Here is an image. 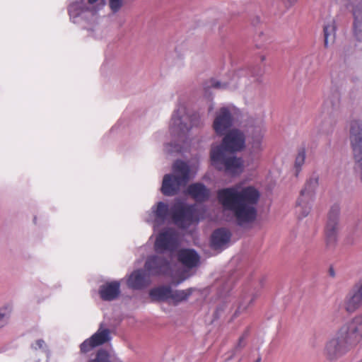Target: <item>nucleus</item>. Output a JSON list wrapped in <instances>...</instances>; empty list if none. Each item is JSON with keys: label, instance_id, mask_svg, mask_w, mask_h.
<instances>
[{"label": "nucleus", "instance_id": "nucleus-1", "mask_svg": "<svg viewBox=\"0 0 362 362\" xmlns=\"http://www.w3.org/2000/svg\"><path fill=\"white\" fill-rule=\"evenodd\" d=\"M217 197L223 209L230 211L239 225L255 219L257 205L260 198V192L255 187L240 182L219 189Z\"/></svg>", "mask_w": 362, "mask_h": 362}, {"label": "nucleus", "instance_id": "nucleus-2", "mask_svg": "<svg viewBox=\"0 0 362 362\" xmlns=\"http://www.w3.org/2000/svg\"><path fill=\"white\" fill-rule=\"evenodd\" d=\"M172 216L179 227L185 228L199 221L194 205H188L182 199H175L170 210L168 203L158 202L143 216L144 221L153 226L154 232L165 224Z\"/></svg>", "mask_w": 362, "mask_h": 362}, {"label": "nucleus", "instance_id": "nucleus-3", "mask_svg": "<svg viewBox=\"0 0 362 362\" xmlns=\"http://www.w3.org/2000/svg\"><path fill=\"white\" fill-rule=\"evenodd\" d=\"M224 136L221 145L211 148V163L219 170L239 175L243 171V160L240 158L229 155V153L240 151L245 148V136L238 129H231Z\"/></svg>", "mask_w": 362, "mask_h": 362}, {"label": "nucleus", "instance_id": "nucleus-4", "mask_svg": "<svg viewBox=\"0 0 362 362\" xmlns=\"http://www.w3.org/2000/svg\"><path fill=\"white\" fill-rule=\"evenodd\" d=\"M170 134L178 138V144L165 146V150L168 153H184L191 150L192 139L189 132L192 127V117L186 101L180 98L173 110L169 121Z\"/></svg>", "mask_w": 362, "mask_h": 362}, {"label": "nucleus", "instance_id": "nucleus-5", "mask_svg": "<svg viewBox=\"0 0 362 362\" xmlns=\"http://www.w3.org/2000/svg\"><path fill=\"white\" fill-rule=\"evenodd\" d=\"M181 243L178 232L171 228H165L156 235L154 248L156 252L164 255L168 253L169 260L164 259L163 255H156L163 261L169 263V272L172 274V284L177 286L187 279L189 274L186 272H178L174 269L175 253Z\"/></svg>", "mask_w": 362, "mask_h": 362}, {"label": "nucleus", "instance_id": "nucleus-6", "mask_svg": "<svg viewBox=\"0 0 362 362\" xmlns=\"http://www.w3.org/2000/svg\"><path fill=\"white\" fill-rule=\"evenodd\" d=\"M99 0H70L68 6V12L71 22L75 24L83 25L89 34L95 38H100L103 34L101 28L95 24L97 19L96 12L98 1Z\"/></svg>", "mask_w": 362, "mask_h": 362}, {"label": "nucleus", "instance_id": "nucleus-7", "mask_svg": "<svg viewBox=\"0 0 362 362\" xmlns=\"http://www.w3.org/2000/svg\"><path fill=\"white\" fill-rule=\"evenodd\" d=\"M145 269H138L132 272L128 279L127 285L134 289H140L147 286L151 282V276L166 274L172 277L169 272V263L157 256H151L146 261Z\"/></svg>", "mask_w": 362, "mask_h": 362}, {"label": "nucleus", "instance_id": "nucleus-8", "mask_svg": "<svg viewBox=\"0 0 362 362\" xmlns=\"http://www.w3.org/2000/svg\"><path fill=\"white\" fill-rule=\"evenodd\" d=\"M190 177L189 166L184 161L176 160L173 165V173L163 176L160 192L165 196L175 195Z\"/></svg>", "mask_w": 362, "mask_h": 362}, {"label": "nucleus", "instance_id": "nucleus-9", "mask_svg": "<svg viewBox=\"0 0 362 362\" xmlns=\"http://www.w3.org/2000/svg\"><path fill=\"white\" fill-rule=\"evenodd\" d=\"M240 115V110L233 105L221 107L215 113L212 127L218 136L226 134L234 124L235 119Z\"/></svg>", "mask_w": 362, "mask_h": 362}, {"label": "nucleus", "instance_id": "nucleus-10", "mask_svg": "<svg viewBox=\"0 0 362 362\" xmlns=\"http://www.w3.org/2000/svg\"><path fill=\"white\" fill-rule=\"evenodd\" d=\"M348 338V327L341 326L325 345V352L327 356L331 360H335L344 355L349 349Z\"/></svg>", "mask_w": 362, "mask_h": 362}, {"label": "nucleus", "instance_id": "nucleus-11", "mask_svg": "<svg viewBox=\"0 0 362 362\" xmlns=\"http://www.w3.org/2000/svg\"><path fill=\"white\" fill-rule=\"evenodd\" d=\"M319 178L316 175H311L301 189L296 202V210L301 217H305L310 213L315 197V191L318 186Z\"/></svg>", "mask_w": 362, "mask_h": 362}, {"label": "nucleus", "instance_id": "nucleus-12", "mask_svg": "<svg viewBox=\"0 0 362 362\" xmlns=\"http://www.w3.org/2000/svg\"><path fill=\"white\" fill-rule=\"evenodd\" d=\"M350 141L354 158L362 181V119L354 120L351 122Z\"/></svg>", "mask_w": 362, "mask_h": 362}, {"label": "nucleus", "instance_id": "nucleus-13", "mask_svg": "<svg viewBox=\"0 0 362 362\" xmlns=\"http://www.w3.org/2000/svg\"><path fill=\"white\" fill-rule=\"evenodd\" d=\"M340 206L334 204L328 214L327 223L325 227V242L327 247H334L338 240L339 230Z\"/></svg>", "mask_w": 362, "mask_h": 362}, {"label": "nucleus", "instance_id": "nucleus-14", "mask_svg": "<svg viewBox=\"0 0 362 362\" xmlns=\"http://www.w3.org/2000/svg\"><path fill=\"white\" fill-rule=\"evenodd\" d=\"M111 339L110 329L103 322L100 324L97 332L81 344V351L84 354L88 353L95 347L110 341Z\"/></svg>", "mask_w": 362, "mask_h": 362}, {"label": "nucleus", "instance_id": "nucleus-15", "mask_svg": "<svg viewBox=\"0 0 362 362\" xmlns=\"http://www.w3.org/2000/svg\"><path fill=\"white\" fill-rule=\"evenodd\" d=\"M341 306L349 314L355 313L362 306V280L355 284L346 293Z\"/></svg>", "mask_w": 362, "mask_h": 362}, {"label": "nucleus", "instance_id": "nucleus-16", "mask_svg": "<svg viewBox=\"0 0 362 362\" xmlns=\"http://www.w3.org/2000/svg\"><path fill=\"white\" fill-rule=\"evenodd\" d=\"M265 133L266 128L264 124H259L254 127L249 141L251 153L256 154L264 149V137Z\"/></svg>", "mask_w": 362, "mask_h": 362}, {"label": "nucleus", "instance_id": "nucleus-17", "mask_svg": "<svg viewBox=\"0 0 362 362\" xmlns=\"http://www.w3.org/2000/svg\"><path fill=\"white\" fill-rule=\"evenodd\" d=\"M175 255L177 260L186 268L192 269L199 264V255L192 249H182L177 250Z\"/></svg>", "mask_w": 362, "mask_h": 362}, {"label": "nucleus", "instance_id": "nucleus-18", "mask_svg": "<svg viewBox=\"0 0 362 362\" xmlns=\"http://www.w3.org/2000/svg\"><path fill=\"white\" fill-rule=\"evenodd\" d=\"M99 294L104 300H115L120 294V283L117 281L106 282L100 287Z\"/></svg>", "mask_w": 362, "mask_h": 362}, {"label": "nucleus", "instance_id": "nucleus-19", "mask_svg": "<svg viewBox=\"0 0 362 362\" xmlns=\"http://www.w3.org/2000/svg\"><path fill=\"white\" fill-rule=\"evenodd\" d=\"M187 193L197 202H204L210 196V190L202 183H194L189 185Z\"/></svg>", "mask_w": 362, "mask_h": 362}, {"label": "nucleus", "instance_id": "nucleus-20", "mask_svg": "<svg viewBox=\"0 0 362 362\" xmlns=\"http://www.w3.org/2000/svg\"><path fill=\"white\" fill-rule=\"evenodd\" d=\"M342 326H346L349 329V337L355 340L362 339V313L356 315L351 320Z\"/></svg>", "mask_w": 362, "mask_h": 362}, {"label": "nucleus", "instance_id": "nucleus-21", "mask_svg": "<svg viewBox=\"0 0 362 362\" xmlns=\"http://www.w3.org/2000/svg\"><path fill=\"white\" fill-rule=\"evenodd\" d=\"M230 233L225 228H219L211 236V246L214 249H222L230 240Z\"/></svg>", "mask_w": 362, "mask_h": 362}, {"label": "nucleus", "instance_id": "nucleus-22", "mask_svg": "<svg viewBox=\"0 0 362 362\" xmlns=\"http://www.w3.org/2000/svg\"><path fill=\"white\" fill-rule=\"evenodd\" d=\"M171 288L169 286H158L151 289L149 295L152 300L158 301H167L170 303Z\"/></svg>", "mask_w": 362, "mask_h": 362}, {"label": "nucleus", "instance_id": "nucleus-23", "mask_svg": "<svg viewBox=\"0 0 362 362\" xmlns=\"http://www.w3.org/2000/svg\"><path fill=\"white\" fill-rule=\"evenodd\" d=\"M47 345L44 340L37 339L35 340L30 346V358H28L25 362H40V358L39 357L40 352H45Z\"/></svg>", "mask_w": 362, "mask_h": 362}, {"label": "nucleus", "instance_id": "nucleus-24", "mask_svg": "<svg viewBox=\"0 0 362 362\" xmlns=\"http://www.w3.org/2000/svg\"><path fill=\"white\" fill-rule=\"evenodd\" d=\"M195 291H197L195 288H189L185 290L171 289L170 303L177 304L182 301L187 300Z\"/></svg>", "mask_w": 362, "mask_h": 362}, {"label": "nucleus", "instance_id": "nucleus-25", "mask_svg": "<svg viewBox=\"0 0 362 362\" xmlns=\"http://www.w3.org/2000/svg\"><path fill=\"white\" fill-rule=\"evenodd\" d=\"M354 30L358 40H362V6H356L354 10Z\"/></svg>", "mask_w": 362, "mask_h": 362}, {"label": "nucleus", "instance_id": "nucleus-26", "mask_svg": "<svg viewBox=\"0 0 362 362\" xmlns=\"http://www.w3.org/2000/svg\"><path fill=\"white\" fill-rule=\"evenodd\" d=\"M336 36V25L334 20L329 21L324 26L325 46L328 47L334 42Z\"/></svg>", "mask_w": 362, "mask_h": 362}, {"label": "nucleus", "instance_id": "nucleus-27", "mask_svg": "<svg viewBox=\"0 0 362 362\" xmlns=\"http://www.w3.org/2000/svg\"><path fill=\"white\" fill-rule=\"evenodd\" d=\"M238 84L236 83V78L234 77L229 83L226 82H221L220 81L212 79L210 81V84L208 86V87H212L218 89H224V88H230V89H235L238 88Z\"/></svg>", "mask_w": 362, "mask_h": 362}, {"label": "nucleus", "instance_id": "nucleus-28", "mask_svg": "<svg viewBox=\"0 0 362 362\" xmlns=\"http://www.w3.org/2000/svg\"><path fill=\"white\" fill-rule=\"evenodd\" d=\"M11 312L12 306L9 304L0 308V329L8 323Z\"/></svg>", "mask_w": 362, "mask_h": 362}, {"label": "nucleus", "instance_id": "nucleus-29", "mask_svg": "<svg viewBox=\"0 0 362 362\" xmlns=\"http://www.w3.org/2000/svg\"><path fill=\"white\" fill-rule=\"evenodd\" d=\"M305 156L306 153L305 148H303L299 149L294 163L295 173L296 176L299 174L303 165H304Z\"/></svg>", "mask_w": 362, "mask_h": 362}, {"label": "nucleus", "instance_id": "nucleus-30", "mask_svg": "<svg viewBox=\"0 0 362 362\" xmlns=\"http://www.w3.org/2000/svg\"><path fill=\"white\" fill-rule=\"evenodd\" d=\"M88 362H111L110 356L107 351L100 350L98 352L95 358Z\"/></svg>", "mask_w": 362, "mask_h": 362}, {"label": "nucleus", "instance_id": "nucleus-31", "mask_svg": "<svg viewBox=\"0 0 362 362\" xmlns=\"http://www.w3.org/2000/svg\"><path fill=\"white\" fill-rule=\"evenodd\" d=\"M124 0H110L109 6L111 11L114 13L117 12L123 5Z\"/></svg>", "mask_w": 362, "mask_h": 362}, {"label": "nucleus", "instance_id": "nucleus-32", "mask_svg": "<svg viewBox=\"0 0 362 362\" xmlns=\"http://www.w3.org/2000/svg\"><path fill=\"white\" fill-rule=\"evenodd\" d=\"M225 309H226L225 305L218 308L215 313L216 317L218 318L221 316V313L223 312L225 310Z\"/></svg>", "mask_w": 362, "mask_h": 362}, {"label": "nucleus", "instance_id": "nucleus-33", "mask_svg": "<svg viewBox=\"0 0 362 362\" xmlns=\"http://www.w3.org/2000/svg\"><path fill=\"white\" fill-rule=\"evenodd\" d=\"M298 0H286V4L291 6L293 5Z\"/></svg>", "mask_w": 362, "mask_h": 362}, {"label": "nucleus", "instance_id": "nucleus-34", "mask_svg": "<svg viewBox=\"0 0 362 362\" xmlns=\"http://www.w3.org/2000/svg\"><path fill=\"white\" fill-rule=\"evenodd\" d=\"M329 274L331 276L334 277L335 276V272L333 268H330L329 269Z\"/></svg>", "mask_w": 362, "mask_h": 362}, {"label": "nucleus", "instance_id": "nucleus-35", "mask_svg": "<svg viewBox=\"0 0 362 362\" xmlns=\"http://www.w3.org/2000/svg\"><path fill=\"white\" fill-rule=\"evenodd\" d=\"M245 80H246V79H245V78H244V77H243V78H239V82H240V83H242L245 82Z\"/></svg>", "mask_w": 362, "mask_h": 362}, {"label": "nucleus", "instance_id": "nucleus-36", "mask_svg": "<svg viewBox=\"0 0 362 362\" xmlns=\"http://www.w3.org/2000/svg\"><path fill=\"white\" fill-rule=\"evenodd\" d=\"M256 362H260V358H258Z\"/></svg>", "mask_w": 362, "mask_h": 362}]
</instances>
